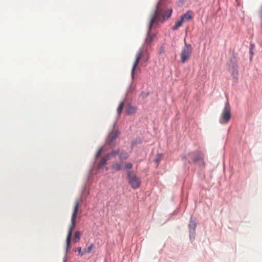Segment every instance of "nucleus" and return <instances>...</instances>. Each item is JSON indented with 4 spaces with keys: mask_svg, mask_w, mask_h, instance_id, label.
<instances>
[{
    "mask_svg": "<svg viewBox=\"0 0 262 262\" xmlns=\"http://www.w3.org/2000/svg\"><path fill=\"white\" fill-rule=\"evenodd\" d=\"M102 151V148L101 147L98 149V150L97 151V152L96 154V157L97 158H98L100 156Z\"/></svg>",
    "mask_w": 262,
    "mask_h": 262,
    "instance_id": "nucleus-22",
    "label": "nucleus"
},
{
    "mask_svg": "<svg viewBox=\"0 0 262 262\" xmlns=\"http://www.w3.org/2000/svg\"><path fill=\"white\" fill-rule=\"evenodd\" d=\"M125 167L127 169H130L133 167V165L132 163H128L125 165Z\"/></svg>",
    "mask_w": 262,
    "mask_h": 262,
    "instance_id": "nucleus-25",
    "label": "nucleus"
},
{
    "mask_svg": "<svg viewBox=\"0 0 262 262\" xmlns=\"http://www.w3.org/2000/svg\"><path fill=\"white\" fill-rule=\"evenodd\" d=\"M128 154L126 152H121L119 155V159L120 160L126 159L128 157Z\"/></svg>",
    "mask_w": 262,
    "mask_h": 262,
    "instance_id": "nucleus-15",
    "label": "nucleus"
},
{
    "mask_svg": "<svg viewBox=\"0 0 262 262\" xmlns=\"http://www.w3.org/2000/svg\"><path fill=\"white\" fill-rule=\"evenodd\" d=\"M109 158L110 155H107L106 156L102 158L99 163V167L100 168L101 166L104 165L106 163L107 161L109 159Z\"/></svg>",
    "mask_w": 262,
    "mask_h": 262,
    "instance_id": "nucleus-11",
    "label": "nucleus"
},
{
    "mask_svg": "<svg viewBox=\"0 0 262 262\" xmlns=\"http://www.w3.org/2000/svg\"><path fill=\"white\" fill-rule=\"evenodd\" d=\"M81 235V232L79 231H77L75 233L74 237L73 239L74 242L77 243L80 240Z\"/></svg>",
    "mask_w": 262,
    "mask_h": 262,
    "instance_id": "nucleus-14",
    "label": "nucleus"
},
{
    "mask_svg": "<svg viewBox=\"0 0 262 262\" xmlns=\"http://www.w3.org/2000/svg\"><path fill=\"white\" fill-rule=\"evenodd\" d=\"M193 155L192 160L195 163H200L204 164L203 161L204 155V154L201 151H196L194 153H192Z\"/></svg>",
    "mask_w": 262,
    "mask_h": 262,
    "instance_id": "nucleus-7",
    "label": "nucleus"
},
{
    "mask_svg": "<svg viewBox=\"0 0 262 262\" xmlns=\"http://www.w3.org/2000/svg\"><path fill=\"white\" fill-rule=\"evenodd\" d=\"M259 15L261 21V26L262 27V6L260 7L259 10Z\"/></svg>",
    "mask_w": 262,
    "mask_h": 262,
    "instance_id": "nucleus-24",
    "label": "nucleus"
},
{
    "mask_svg": "<svg viewBox=\"0 0 262 262\" xmlns=\"http://www.w3.org/2000/svg\"><path fill=\"white\" fill-rule=\"evenodd\" d=\"M163 154H158L156 156V158L154 160V162L156 163L157 165H159V162L163 158Z\"/></svg>",
    "mask_w": 262,
    "mask_h": 262,
    "instance_id": "nucleus-13",
    "label": "nucleus"
},
{
    "mask_svg": "<svg viewBox=\"0 0 262 262\" xmlns=\"http://www.w3.org/2000/svg\"><path fill=\"white\" fill-rule=\"evenodd\" d=\"M93 248H94V245L92 244L88 247V248L87 249H84L85 254L91 253Z\"/></svg>",
    "mask_w": 262,
    "mask_h": 262,
    "instance_id": "nucleus-18",
    "label": "nucleus"
},
{
    "mask_svg": "<svg viewBox=\"0 0 262 262\" xmlns=\"http://www.w3.org/2000/svg\"><path fill=\"white\" fill-rule=\"evenodd\" d=\"M119 152V150H115V151H113L112 152H111V153L108 154V155H110V157L111 156H116L117 155H118Z\"/></svg>",
    "mask_w": 262,
    "mask_h": 262,
    "instance_id": "nucleus-23",
    "label": "nucleus"
},
{
    "mask_svg": "<svg viewBox=\"0 0 262 262\" xmlns=\"http://www.w3.org/2000/svg\"><path fill=\"white\" fill-rule=\"evenodd\" d=\"M231 117V108L228 101L225 105L223 112L221 114L220 122L221 124H225L228 122Z\"/></svg>",
    "mask_w": 262,
    "mask_h": 262,
    "instance_id": "nucleus-4",
    "label": "nucleus"
},
{
    "mask_svg": "<svg viewBox=\"0 0 262 262\" xmlns=\"http://www.w3.org/2000/svg\"><path fill=\"white\" fill-rule=\"evenodd\" d=\"M165 53V47L163 46H161L159 48V53L161 55Z\"/></svg>",
    "mask_w": 262,
    "mask_h": 262,
    "instance_id": "nucleus-21",
    "label": "nucleus"
},
{
    "mask_svg": "<svg viewBox=\"0 0 262 262\" xmlns=\"http://www.w3.org/2000/svg\"><path fill=\"white\" fill-rule=\"evenodd\" d=\"M192 48L191 45L185 43L181 53V61L183 63H185L190 58L192 54Z\"/></svg>",
    "mask_w": 262,
    "mask_h": 262,
    "instance_id": "nucleus-5",
    "label": "nucleus"
},
{
    "mask_svg": "<svg viewBox=\"0 0 262 262\" xmlns=\"http://www.w3.org/2000/svg\"><path fill=\"white\" fill-rule=\"evenodd\" d=\"M181 18L184 21H189L192 18V12L191 11H188L186 13L182 15Z\"/></svg>",
    "mask_w": 262,
    "mask_h": 262,
    "instance_id": "nucleus-9",
    "label": "nucleus"
},
{
    "mask_svg": "<svg viewBox=\"0 0 262 262\" xmlns=\"http://www.w3.org/2000/svg\"><path fill=\"white\" fill-rule=\"evenodd\" d=\"M79 200H77L75 202L74 210L71 217V224L69 229L68 233L67 235V239H66V251L67 252L68 251L69 249L70 248V245L71 241V237L72 235V232L75 226L76 223V219L77 217V214L78 210L79 208Z\"/></svg>",
    "mask_w": 262,
    "mask_h": 262,
    "instance_id": "nucleus-3",
    "label": "nucleus"
},
{
    "mask_svg": "<svg viewBox=\"0 0 262 262\" xmlns=\"http://www.w3.org/2000/svg\"><path fill=\"white\" fill-rule=\"evenodd\" d=\"M137 108L136 107L132 105H128L126 110V112L127 114L131 115L136 113Z\"/></svg>",
    "mask_w": 262,
    "mask_h": 262,
    "instance_id": "nucleus-10",
    "label": "nucleus"
},
{
    "mask_svg": "<svg viewBox=\"0 0 262 262\" xmlns=\"http://www.w3.org/2000/svg\"><path fill=\"white\" fill-rule=\"evenodd\" d=\"M151 29H149V25L148 33L145 40V43L142 48L140 49L139 53L136 55V59L133 64L131 73L133 78L134 77L136 67H137L141 58L143 57L145 61H147L149 58V53L147 51V48L148 45L152 41L154 38L156 37L155 34L151 32Z\"/></svg>",
    "mask_w": 262,
    "mask_h": 262,
    "instance_id": "nucleus-1",
    "label": "nucleus"
},
{
    "mask_svg": "<svg viewBox=\"0 0 262 262\" xmlns=\"http://www.w3.org/2000/svg\"><path fill=\"white\" fill-rule=\"evenodd\" d=\"M183 22L184 20H183V19L180 18V19L176 23L175 25L173 26L172 28V29L174 30L178 29L180 26H182Z\"/></svg>",
    "mask_w": 262,
    "mask_h": 262,
    "instance_id": "nucleus-12",
    "label": "nucleus"
},
{
    "mask_svg": "<svg viewBox=\"0 0 262 262\" xmlns=\"http://www.w3.org/2000/svg\"><path fill=\"white\" fill-rule=\"evenodd\" d=\"M128 183L133 189H137L140 186L141 181L140 179L136 174L131 171L127 172Z\"/></svg>",
    "mask_w": 262,
    "mask_h": 262,
    "instance_id": "nucleus-6",
    "label": "nucleus"
},
{
    "mask_svg": "<svg viewBox=\"0 0 262 262\" xmlns=\"http://www.w3.org/2000/svg\"><path fill=\"white\" fill-rule=\"evenodd\" d=\"M77 251L78 252V254L80 256H82L83 255L85 254L84 249H83V250H82V249L80 247H79L76 249V250H75V251Z\"/></svg>",
    "mask_w": 262,
    "mask_h": 262,
    "instance_id": "nucleus-20",
    "label": "nucleus"
},
{
    "mask_svg": "<svg viewBox=\"0 0 262 262\" xmlns=\"http://www.w3.org/2000/svg\"><path fill=\"white\" fill-rule=\"evenodd\" d=\"M119 132L118 130H114L108 136V142L109 143L113 142L118 136Z\"/></svg>",
    "mask_w": 262,
    "mask_h": 262,
    "instance_id": "nucleus-8",
    "label": "nucleus"
},
{
    "mask_svg": "<svg viewBox=\"0 0 262 262\" xmlns=\"http://www.w3.org/2000/svg\"><path fill=\"white\" fill-rule=\"evenodd\" d=\"M253 47H254V45H252V44H251L250 45V51H251L253 49Z\"/></svg>",
    "mask_w": 262,
    "mask_h": 262,
    "instance_id": "nucleus-26",
    "label": "nucleus"
},
{
    "mask_svg": "<svg viewBox=\"0 0 262 262\" xmlns=\"http://www.w3.org/2000/svg\"><path fill=\"white\" fill-rule=\"evenodd\" d=\"M194 230H195V225L193 224V227L192 229H190V238L191 240L194 239Z\"/></svg>",
    "mask_w": 262,
    "mask_h": 262,
    "instance_id": "nucleus-19",
    "label": "nucleus"
},
{
    "mask_svg": "<svg viewBox=\"0 0 262 262\" xmlns=\"http://www.w3.org/2000/svg\"><path fill=\"white\" fill-rule=\"evenodd\" d=\"M172 11V9H168L164 12L161 8V2H159L155 10L151 15L149 29H152L154 24H158L159 22L163 23L169 18L171 15Z\"/></svg>",
    "mask_w": 262,
    "mask_h": 262,
    "instance_id": "nucleus-2",
    "label": "nucleus"
},
{
    "mask_svg": "<svg viewBox=\"0 0 262 262\" xmlns=\"http://www.w3.org/2000/svg\"><path fill=\"white\" fill-rule=\"evenodd\" d=\"M122 165L119 163H116L112 165V169L115 171H118L121 169Z\"/></svg>",
    "mask_w": 262,
    "mask_h": 262,
    "instance_id": "nucleus-16",
    "label": "nucleus"
},
{
    "mask_svg": "<svg viewBox=\"0 0 262 262\" xmlns=\"http://www.w3.org/2000/svg\"><path fill=\"white\" fill-rule=\"evenodd\" d=\"M123 106H124V102L122 101V102H121L119 103V106H118V107L117 108V113H118L119 116L121 113L122 111L123 108Z\"/></svg>",
    "mask_w": 262,
    "mask_h": 262,
    "instance_id": "nucleus-17",
    "label": "nucleus"
}]
</instances>
